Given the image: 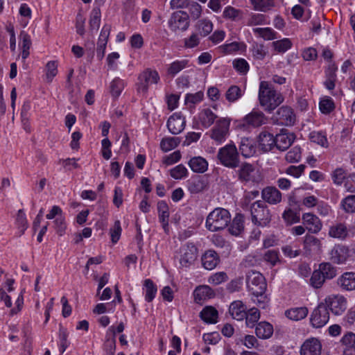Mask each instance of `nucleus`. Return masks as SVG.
<instances>
[{
  "label": "nucleus",
  "mask_w": 355,
  "mask_h": 355,
  "mask_svg": "<svg viewBox=\"0 0 355 355\" xmlns=\"http://www.w3.org/2000/svg\"><path fill=\"white\" fill-rule=\"evenodd\" d=\"M266 24V16L259 13L251 14L247 21L248 26H257Z\"/></svg>",
  "instance_id": "obj_57"
},
{
  "label": "nucleus",
  "mask_w": 355,
  "mask_h": 355,
  "mask_svg": "<svg viewBox=\"0 0 355 355\" xmlns=\"http://www.w3.org/2000/svg\"><path fill=\"white\" fill-rule=\"evenodd\" d=\"M216 157L222 166L228 168L234 169L240 166L239 153L232 141L220 148Z\"/></svg>",
  "instance_id": "obj_2"
},
{
  "label": "nucleus",
  "mask_w": 355,
  "mask_h": 355,
  "mask_svg": "<svg viewBox=\"0 0 355 355\" xmlns=\"http://www.w3.org/2000/svg\"><path fill=\"white\" fill-rule=\"evenodd\" d=\"M144 286L145 287V300L150 302L155 297L157 291V286L150 279L144 281Z\"/></svg>",
  "instance_id": "obj_41"
},
{
  "label": "nucleus",
  "mask_w": 355,
  "mask_h": 355,
  "mask_svg": "<svg viewBox=\"0 0 355 355\" xmlns=\"http://www.w3.org/2000/svg\"><path fill=\"white\" fill-rule=\"evenodd\" d=\"M157 211L159 214V219L162 225L164 231H168V218H169V209L167 203L161 200L157 203Z\"/></svg>",
  "instance_id": "obj_30"
},
{
  "label": "nucleus",
  "mask_w": 355,
  "mask_h": 355,
  "mask_svg": "<svg viewBox=\"0 0 355 355\" xmlns=\"http://www.w3.org/2000/svg\"><path fill=\"white\" fill-rule=\"evenodd\" d=\"M309 138L312 142L320 145L322 147L327 148L328 146L326 135L321 132H311L309 135Z\"/></svg>",
  "instance_id": "obj_54"
},
{
  "label": "nucleus",
  "mask_w": 355,
  "mask_h": 355,
  "mask_svg": "<svg viewBox=\"0 0 355 355\" xmlns=\"http://www.w3.org/2000/svg\"><path fill=\"white\" fill-rule=\"evenodd\" d=\"M247 288L252 295L264 294L267 284L263 275L256 270H250L246 275Z\"/></svg>",
  "instance_id": "obj_5"
},
{
  "label": "nucleus",
  "mask_w": 355,
  "mask_h": 355,
  "mask_svg": "<svg viewBox=\"0 0 355 355\" xmlns=\"http://www.w3.org/2000/svg\"><path fill=\"white\" fill-rule=\"evenodd\" d=\"M20 37L22 40L21 44V58L24 61L29 55V49L32 45L30 35L22 31L20 33Z\"/></svg>",
  "instance_id": "obj_39"
},
{
  "label": "nucleus",
  "mask_w": 355,
  "mask_h": 355,
  "mask_svg": "<svg viewBox=\"0 0 355 355\" xmlns=\"http://www.w3.org/2000/svg\"><path fill=\"white\" fill-rule=\"evenodd\" d=\"M229 313L232 318L242 320L246 315V306L242 301H234L230 305Z\"/></svg>",
  "instance_id": "obj_24"
},
{
  "label": "nucleus",
  "mask_w": 355,
  "mask_h": 355,
  "mask_svg": "<svg viewBox=\"0 0 355 355\" xmlns=\"http://www.w3.org/2000/svg\"><path fill=\"white\" fill-rule=\"evenodd\" d=\"M200 315L207 323L214 324L217 322L218 311L212 306H207L202 310Z\"/></svg>",
  "instance_id": "obj_38"
},
{
  "label": "nucleus",
  "mask_w": 355,
  "mask_h": 355,
  "mask_svg": "<svg viewBox=\"0 0 355 355\" xmlns=\"http://www.w3.org/2000/svg\"><path fill=\"white\" fill-rule=\"evenodd\" d=\"M255 333L258 338L267 339L272 336L273 334V327L269 322H261L257 324Z\"/></svg>",
  "instance_id": "obj_34"
},
{
  "label": "nucleus",
  "mask_w": 355,
  "mask_h": 355,
  "mask_svg": "<svg viewBox=\"0 0 355 355\" xmlns=\"http://www.w3.org/2000/svg\"><path fill=\"white\" fill-rule=\"evenodd\" d=\"M239 168L236 171L239 180L242 182H248L250 181H254V167L247 162L243 163L239 166Z\"/></svg>",
  "instance_id": "obj_21"
},
{
  "label": "nucleus",
  "mask_w": 355,
  "mask_h": 355,
  "mask_svg": "<svg viewBox=\"0 0 355 355\" xmlns=\"http://www.w3.org/2000/svg\"><path fill=\"white\" fill-rule=\"evenodd\" d=\"M193 295L195 302L201 304L206 300L212 298L214 296V293L209 286L203 285L195 289Z\"/></svg>",
  "instance_id": "obj_23"
},
{
  "label": "nucleus",
  "mask_w": 355,
  "mask_h": 355,
  "mask_svg": "<svg viewBox=\"0 0 355 355\" xmlns=\"http://www.w3.org/2000/svg\"><path fill=\"white\" fill-rule=\"evenodd\" d=\"M188 164L194 173H202L205 172L208 168L207 161L200 156L191 158Z\"/></svg>",
  "instance_id": "obj_29"
},
{
  "label": "nucleus",
  "mask_w": 355,
  "mask_h": 355,
  "mask_svg": "<svg viewBox=\"0 0 355 355\" xmlns=\"http://www.w3.org/2000/svg\"><path fill=\"white\" fill-rule=\"evenodd\" d=\"M349 257V250L343 245H336L330 252V259L337 264L345 263Z\"/></svg>",
  "instance_id": "obj_18"
},
{
  "label": "nucleus",
  "mask_w": 355,
  "mask_h": 355,
  "mask_svg": "<svg viewBox=\"0 0 355 355\" xmlns=\"http://www.w3.org/2000/svg\"><path fill=\"white\" fill-rule=\"evenodd\" d=\"M170 175L176 180L185 178L188 175V171L183 164H179L170 170Z\"/></svg>",
  "instance_id": "obj_56"
},
{
  "label": "nucleus",
  "mask_w": 355,
  "mask_h": 355,
  "mask_svg": "<svg viewBox=\"0 0 355 355\" xmlns=\"http://www.w3.org/2000/svg\"><path fill=\"white\" fill-rule=\"evenodd\" d=\"M263 259L269 263L271 266H274L280 261L279 259V254L276 250H269L263 256Z\"/></svg>",
  "instance_id": "obj_64"
},
{
  "label": "nucleus",
  "mask_w": 355,
  "mask_h": 355,
  "mask_svg": "<svg viewBox=\"0 0 355 355\" xmlns=\"http://www.w3.org/2000/svg\"><path fill=\"white\" fill-rule=\"evenodd\" d=\"M322 343L318 338H310L302 343L300 355H321Z\"/></svg>",
  "instance_id": "obj_12"
},
{
  "label": "nucleus",
  "mask_w": 355,
  "mask_h": 355,
  "mask_svg": "<svg viewBox=\"0 0 355 355\" xmlns=\"http://www.w3.org/2000/svg\"><path fill=\"white\" fill-rule=\"evenodd\" d=\"M295 139L293 133L288 132L287 130H282L280 133L275 137V146L280 150H286L293 144Z\"/></svg>",
  "instance_id": "obj_17"
},
{
  "label": "nucleus",
  "mask_w": 355,
  "mask_h": 355,
  "mask_svg": "<svg viewBox=\"0 0 355 355\" xmlns=\"http://www.w3.org/2000/svg\"><path fill=\"white\" fill-rule=\"evenodd\" d=\"M121 231V223L117 220L114 222V226L110 228V230L111 240L113 243H116L119 240Z\"/></svg>",
  "instance_id": "obj_62"
},
{
  "label": "nucleus",
  "mask_w": 355,
  "mask_h": 355,
  "mask_svg": "<svg viewBox=\"0 0 355 355\" xmlns=\"http://www.w3.org/2000/svg\"><path fill=\"white\" fill-rule=\"evenodd\" d=\"M124 82L119 78H115L110 85V93L114 98H117L120 96L121 92L124 88Z\"/></svg>",
  "instance_id": "obj_47"
},
{
  "label": "nucleus",
  "mask_w": 355,
  "mask_h": 355,
  "mask_svg": "<svg viewBox=\"0 0 355 355\" xmlns=\"http://www.w3.org/2000/svg\"><path fill=\"white\" fill-rule=\"evenodd\" d=\"M301 156V148L299 146H295L286 154L285 159L289 163H295L300 160Z\"/></svg>",
  "instance_id": "obj_55"
},
{
  "label": "nucleus",
  "mask_w": 355,
  "mask_h": 355,
  "mask_svg": "<svg viewBox=\"0 0 355 355\" xmlns=\"http://www.w3.org/2000/svg\"><path fill=\"white\" fill-rule=\"evenodd\" d=\"M275 51L277 53H283L290 49L292 46V42L288 38L275 41L272 43Z\"/></svg>",
  "instance_id": "obj_46"
},
{
  "label": "nucleus",
  "mask_w": 355,
  "mask_h": 355,
  "mask_svg": "<svg viewBox=\"0 0 355 355\" xmlns=\"http://www.w3.org/2000/svg\"><path fill=\"white\" fill-rule=\"evenodd\" d=\"M231 216L228 210L217 207L211 211L206 219V227L211 232L225 229L230 223Z\"/></svg>",
  "instance_id": "obj_3"
},
{
  "label": "nucleus",
  "mask_w": 355,
  "mask_h": 355,
  "mask_svg": "<svg viewBox=\"0 0 355 355\" xmlns=\"http://www.w3.org/2000/svg\"><path fill=\"white\" fill-rule=\"evenodd\" d=\"M16 223L20 231V234H23L26 228L28 227V223L26 215L22 209L18 211V213L17 214Z\"/></svg>",
  "instance_id": "obj_61"
},
{
  "label": "nucleus",
  "mask_w": 355,
  "mask_h": 355,
  "mask_svg": "<svg viewBox=\"0 0 355 355\" xmlns=\"http://www.w3.org/2000/svg\"><path fill=\"white\" fill-rule=\"evenodd\" d=\"M302 220L306 229L312 234H317L321 230L322 227V222L315 215L311 213L304 214Z\"/></svg>",
  "instance_id": "obj_19"
},
{
  "label": "nucleus",
  "mask_w": 355,
  "mask_h": 355,
  "mask_svg": "<svg viewBox=\"0 0 355 355\" xmlns=\"http://www.w3.org/2000/svg\"><path fill=\"white\" fill-rule=\"evenodd\" d=\"M220 261L218 254L214 250H207L202 256V263L207 270H213Z\"/></svg>",
  "instance_id": "obj_25"
},
{
  "label": "nucleus",
  "mask_w": 355,
  "mask_h": 355,
  "mask_svg": "<svg viewBox=\"0 0 355 355\" xmlns=\"http://www.w3.org/2000/svg\"><path fill=\"white\" fill-rule=\"evenodd\" d=\"M325 278L320 270H315L310 279L311 285L315 288H320L325 282Z\"/></svg>",
  "instance_id": "obj_53"
},
{
  "label": "nucleus",
  "mask_w": 355,
  "mask_h": 355,
  "mask_svg": "<svg viewBox=\"0 0 355 355\" xmlns=\"http://www.w3.org/2000/svg\"><path fill=\"white\" fill-rule=\"evenodd\" d=\"M268 118L259 110H253L243 118L244 124L253 128H258L267 123Z\"/></svg>",
  "instance_id": "obj_14"
},
{
  "label": "nucleus",
  "mask_w": 355,
  "mask_h": 355,
  "mask_svg": "<svg viewBox=\"0 0 355 355\" xmlns=\"http://www.w3.org/2000/svg\"><path fill=\"white\" fill-rule=\"evenodd\" d=\"M342 207L346 212H355V195H350L344 198L342 201Z\"/></svg>",
  "instance_id": "obj_60"
},
{
  "label": "nucleus",
  "mask_w": 355,
  "mask_h": 355,
  "mask_svg": "<svg viewBox=\"0 0 355 355\" xmlns=\"http://www.w3.org/2000/svg\"><path fill=\"white\" fill-rule=\"evenodd\" d=\"M180 143L179 137H166L162 139L160 148L163 151L168 152L176 148Z\"/></svg>",
  "instance_id": "obj_42"
},
{
  "label": "nucleus",
  "mask_w": 355,
  "mask_h": 355,
  "mask_svg": "<svg viewBox=\"0 0 355 355\" xmlns=\"http://www.w3.org/2000/svg\"><path fill=\"white\" fill-rule=\"evenodd\" d=\"M253 8L256 10L266 12L274 6L273 0H250Z\"/></svg>",
  "instance_id": "obj_48"
},
{
  "label": "nucleus",
  "mask_w": 355,
  "mask_h": 355,
  "mask_svg": "<svg viewBox=\"0 0 355 355\" xmlns=\"http://www.w3.org/2000/svg\"><path fill=\"white\" fill-rule=\"evenodd\" d=\"M304 248L312 252L318 253L322 250L321 241L315 236L306 234L304 241Z\"/></svg>",
  "instance_id": "obj_32"
},
{
  "label": "nucleus",
  "mask_w": 355,
  "mask_h": 355,
  "mask_svg": "<svg viewBox=\"0 0 355 355\" xmlns=\"http://www.w3.org/2000/svg\"><path fill=\"white\" fill-rule=\"evenodd\" d=\"M243 229V218L241 214L236 215L230 224L229 231L232 235H239Z\"/></svg>",
  "instance_id": "obj_43"
},
{
  "label": "nucleus",
  "mask_w": 355,
  "mask_h": 355,
  "mask_svg": "<svg viewBox=\"0 0 355 355\" xmlns=\"http://www.w3.org/2000/svg\"><path fill=\"white\" fill-rule=\"evenodd\" d=\"M186 121L180 113H174L167 121V128L173 135H178L182 132L185 128Z\"/></svg>",
  "instance_id": "obj_16"
},
{
  "label": "nucleus",
  "mask_w": 355,
  "mask_h": 355,
  "mask_svg": "<svg viewBox=\"0 0 355 355\" xmlns=\"http://www.w3.org/2000/svg\"><path fill=\"white\" fill-rule=\"evenodd\" d=\"M344 346V355H355V334L347 332L340 340Z\"/></svg>",
  "instance_id": "obj_27"
},
{
  "label": "nucleus",
  "mask_w": 355,
  "mask_h": 355,
  "mask_svg": "<svg viewBox=\"0 0 355 355\" xmlns=\"http://www.w3.org/2000/svg\"><path fill=\"white\" fill-rule=\"evenodd\" d=\"M46 79L48 83L52 82L53 78L58 73V64L56 61H49L45 67Z\"/></svg>",
  "instance_id": "obj_51"
},
{
  "label": "nucleus",
  "mask_w": 355,
  "mask_h": 355,
  "mask_svg": "<svg viewBox=\"0 0 355 355\" xmlns=\"http://www.w3.org/2000/svg\"><path fill=\"white\" fill-rule=\"evenodd\" d=\"M243 95V91L236 85L230 86L225 93V98L230 103H234Z\"/></svg>",
  "instance_id": "obj_40"
},
{
  "label": "nucleus",
  "mask_w": 355,
  "mask_h": 355,
  "mask_svg": "<svg viewBox=\"0 0 355 355\" xmlns=\"http://www.w3.org/2000/svg\"><path fill=\"white\" fill-rule=\"evenodd\" d=\"M309 310L305 306L293 308L285 312L286 316L292 320H300L305 318Z\"/></svg>",
  "instance_id": "obj_36"
},
{
  "label": "nucleus",
  "mask_w": 355,
  "mask_h": 355,
  "mask_svg": "<svg viewBox=\"0 0 355 355\" xmlns=\"http://www.w3.org/2000/svg\"><path fill=\"white\" fill-rule=\"evenodd\" d=\"M262 198L267 202L276 205L282 200V193L274 187H267L262 190Z\"/></svg>",
  "instance_id": "obj_22"
},
{
  "label": "nucleus",
  "mask_w": 355,
  "mask_h": 355,
  "mask_svg": "<svg viewBox=\"0 0 355 355\" xmlns=\"http://www.w3.org/2000/svg\"><path fill=\"white\" fill-rule=\"evenodd\" d=\"M242 12L232 6H227L225 8L223 17L232 21H237L241 18Z\"/></svg>",
  "instance_id": "obj_52"
},
{
  "label": "nucleus",
  "mask_w": 355,
  "mask_h": 355,
  "mask_svg": "<svg viewBox=\"0 0 355 355\" xmlns=\"http://www.w3.org/2000/svg\"><path fill=\"white\" fill-rule=\"evenodd\" d=\"M275 120L277 123L290 126L295 122V114L292 108L288 106H282L275 114Z\"/></svg>",
  "instance_id": "obj_13"
},
{
  "label": "nucleus",
  "mask_w": 355,
  "mask_h": 355,
  "mask_svg": "<svg viewBox=\"0 0 355 355\" xmlns=\"http://www.w3.org/2000/svg\"><path fill=\"white\" fill-rule=\"evenodd\" d=\"M159 75L156 70L148 68L142 71L138 77L137 91L146 94L148 87L153 84H157L159 81Z\"/></svg>",
  "instance_id": "obj_8"
},
{
  "label": "nucleus",
  "mask_w": 355,
  "mask_h": 355,
  "mask_svg": "<svg viewBox=\"0 0 355 355\" xmlns=\"http://www.w3.org/2000/svg\"><path fill=\"white\" fill-rule=\"evenodd\" d=\"M284 98L280 92H277L267 81H261L259 89L260 105L268 112L277 107Z\"/></svg>",
  "instance_id": "obj_1"
},
{
  "label": "nucleus",
  "mask_w": 355,
  "mask_h": 355,
  "mask_svg": "<svg viewBox=\"0 0 355 355\" xmlns=\"http://www.w3.org/2000/svg\"><path fill=\"white\" fill-rule=\"evenodd\" d=\"M329 318V309L321 302L311 313L310 324L313 328H322L327 324Z\"/></svg>",
  "instance_id": "obj_7"
},
{
  "label": "nucleus",
  "mask_w": 355,
  "mask_h": 355,
  "mask_svg": "<svg viewBox=\"0 0 355 355\" xmlns=\"http://www.w3.org/2000/svg\"><path fill=\"white\" fill-rule=\"evenodd\" d=\"M111 31V25L105 24L101 31L96 48V56L99 60H101L105 55V51Z\"/></svg>",
  "instance_id": "obj_15"
},
{
  "label": "nucleus",
  "mask_w": 355,
  "mask_h": 355,
  "mask_svg": "<svg viewBox=\"0 0 355 355\" xmlns=\"http://www.w3.org/2000/svg\"><path fill=\"white\" fill-rule=\"evenodd\" d=\"M188 60H175L171 63L167 68V74L174 77L180 71L189 66Z\"/></svg>",
  "instance_id": "obj_37"
},
{
  "label": "nucleus",
  "mask_w": 355,
  "mask_h": 355,
  "mask_svg": "<svg viewBox=\"0 0 355 355\" xmlns=\"http://www.w3.org/2000/svg\"><path fill=\"white\" fill-rule=\"evenodd\" d=\"M233 67L240 73L245 74L249 70V64L245 59L239 58L233 61Z\"/></svg>",
  "instance_id": "obj_63"
},
{
  "label": "nucleus",
  "mask_w": 355,
  "mask_h": 355,
  "mask_svg": "<svg viewBox=\"0 0 355 355\" xmlns=\"http://www.w3.org/2000/svg\"><path fill=\"white\" fill-rule=\"evenodd\" d=\"M259 318L260 313L259 310L256 308H252L246 312V315L244 318H245L246 325L248 327H253L255 325V323L259 320Z\"/></svg>",
  "instance_id": "obj_50"
},
{
  "label": "nucleus",
  "mask_w": 355,
  "mask_h": 355,
  "mask_svg": "<svg viewBox=\"0 0 355 355\" xmlns=\"http://www.w3.org/2000/svg\"><path fill=\"white\" fill-rule=\"evenodd\" d=\"M258 144L263 153L270 151L275 146V141L272 134L263 130L259 135Z\"/></svg>",
  "instance_id": "obj_20"
},
{
  "label": "nucleus",
  "mask_w": 355,
  "mask_h": 355,
  "mask_svg": "<svg viewBox=\"0 0 355 355\" xmlns=\"http://www.w3.org/2000/svg\"><path fill=\"white\" fill-rule=\"evenodd\" d=\"M253 32L266 40H272L277 37V33L270 28H253Z\"/></svg>",
  "instance_id": "obj_49"
},
{
  "label": "nucleus",
  "mask_w": 355,
  "mask_h": 355,
  "mask_svg": "<svg viewBox=\"0 0 355 355\" xmlns=\"http://www.w3.org/2000/svg\"><path fill=\"white\" fill-rule=\"evenodd\" d=\"M189 26V15L182 11L173 12L168 19V26L172 31H184Z\"/></svg>",
  "instance_id": "obj_10"
},
{
  "label": "nucleus",
  "mask_w": 355,
  "mask_h": 355,
  "mask_svg": "<svg viewBox=\"0 0 355 355\" xmlns=\"http://www.w3.org/2000/svg\"><path fill=\"white\" fill-rule=\"evenodd\" d=\"M250 214L252 222L258 226L265 227L271 220V214L266 203L257 200L250 205Z\"/></svg>",
  "instance_id": "obj_4"
},
{
  "label": "nucleus",
  "mask_w": 355,
  "mask_h": 355,
  "mask_svg": "<svg viewBox=\"0 0 355 355\" xmlns=\"http://www.w3.org/2000/svg\"><path fill=\"white\" fill-rule=\"evenodd\" d=\"M328 235L331 238L344 240L348 236V229L345 223H336L330 226Z\"/></svg>",
  "instance_id": "obj_26"
},
{
  "label": "nucleus",
  "mask_w": 355,
  "mask_h": 355,
  "mask_svg": "<svg viewBox=\"0 0 355 355\" xmlns=\"http://www.w3.org/2000/svg\"><path fill=\"white\" fill-rule=\"evenodd\" d=\"M239 150L245 157H252L256 153V145L252 140L248 138H242L239 146Z\"/></svg>",
  "instance_id": "obj_31"
},
{
  "label": "nucleus",
  "mask_w": 355,
  "mask_h": 355,
  "mask_svg": "<svg viewBox=\"0 0 355 355\" xmlns=\"http://www.w3.org/2000/svg\"><path fill=\"white\" fill-rule=\"evenodd\" d=\"M319 107L323 114H329L334 110L335 105L331 98H325L320 101Z\"/></svg>",
  "instance_id": "obj_59"
},
{
  "label": "nucleus",
  "mask_w": 355,
  "mask_h": 355,
  "mask_svg": "<svg viewBox=\"0 0 355 355\" xmlns=\"http://www.w3.org/2000/svg\"><path fill=\"white\" fill-rule=\"evenodd\" d=\"M101 10L99 8H94L91 12L89 19V28L92 31H97L100 26L101 23Z\"/></svg>",
  "instance_id": "obj_45"
},
{
  "label": "nucleus",
  "mask_w": 355,
  "mask_h": 355,
  "mask_svg": "<svg viewBox=\"0 0 355 355\" xmlns=\"http://www.w3.org/2000/svg\"><path fill=\"white\" fill-rule=\"evenodd\" d=\"M338 284L344 290H355V272H346L338 279Z\"/></svg>",
  "instance_id": "obj_28"
},
{
  "label": "nucleus",
  "mask_w": 355,
  "mask_h": 355,
  "mask_svg": "<svg viewBox=\"0 0 355 355\" xmlns=\"http://www.w3.org/2000/svg\"><path fill=\"white\" fill-rule=\"evenodd\" d=\"M195 28L199 35L206 37L213 31V24L207 19H202L198 21Z\"/></svg>",
  "instance_id": "obj_35"
},
{
  "label": "nucleus",
  "mask_w": 355,
  "mask_h": 355,
  "mask_svg": "<svg viewBox=\"0 0 355 355\" xmlns=\"http://www.w3.org/2000/svg\"><path fill=\"white\" fill-rule=\"evenodd\" d=\"M180 263L182 267L188 268L194 263L198 256V249L193 243L184 245L181 249Z\"/></svg>",
  "instance_id": "obj_11"
},
{
  "label": "nucleus",
  "mask_w": 355,
  "mask_h": 355,
  "mask_svg": "<svg viewBox=\"0 0 355 355\" xmlns=\"http://www.w3.org/2000/svg\"><path fill=\"white\" fill-rule=\"evenodd\" d=\"M327 309L336 315H341L347 309V300L340 295H331L327 296L324 302Z\"/></svg>",
  "instance_id": "obj_9"
},
{
  "label": "nucleus",
  "mask_w": 355,
  "mask_h": 355,
  "mask_svg": "<svg viewBox=\"0 0 355 355\" xmlns=\"http://www.w3.org/2000/svg\"><path fill=\"white\" fill-rule=\"evenodd\" d=\"M320 271L326 279H333L336 276V268L333 266L330 263H322L319 265Z\"/></svg>",
  "instance_id": "obj_44"
},
{
  "label": "nucleus",
  "mask_w": 355,
  "mask_h": 355,
  "mask_svg": "<svg viewBox=\"0 0 355 355\" xmlns=\"http://www.w3.org/2000/svg\"><path fill=\"white\" fill-rule=\"evenodd\" d=\"M217 117V115L209 108L203 109L199 114L200 123L205 128L213 125Z\"/></svg>",
  "instance_id": "obj_33"
},
{
  "label": "nucleus",
  "mask_w": 355,
  "mask_h": 355,
  "mask_svg": "<svg viewBox=\"0 0 355 355\" xmlns=\"http://www.w3.org/2000/svg\"><path fill=\"white\" fill-rule=\"evenodd\" d=\"M230 123L231 119L227 117L218 119L209 132L210 138L217 144L225 142L230 135Z\"/></svg>",
  "instance_id": "obj_6"
},
{
  "label": "nucleus",
  "mask_w": 355,
  "mask_h": 355,
  "mask_svg": "<svg viewBox=\"0 0 355 355\" xmlns=\"http://www.w3.org/2000/svg\"><path fill=\"white\" fill-rule=\"evenodd\" d=\"M190 17L192 19H198L202 13L201 6L194 1H191L189 5L187 6Z\"/></svg>",
  "instance_id": "obj_58"
}]
</instances>
